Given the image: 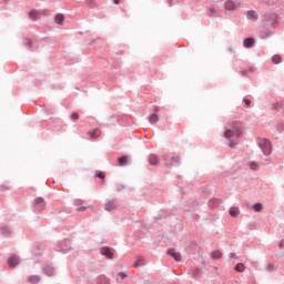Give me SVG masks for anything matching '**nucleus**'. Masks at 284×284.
Masks as SVG:
<instances>
[{
  "label": "nucleus",
  "instance_id": "f257e3e1",
  "mask_svg": "<svg viewBox=\"0 0 284 284\" xmlns=\"http://www.w3.org/2000/svg\"><path fill=\"white\" fill-rule=\"evenodd\" d=\"M243 134V128H241V123H235L231 126V129L226 130L224 133L225 139L231 141L230 148H234V139H239Z\"/></svg>",
  "mask_w": 284,
  "mask_h": 284
},
{
  "label": "nucleus",
  "instance_id": "f03ea898",
  "mask_svg": "<svg viewBox=\"0 0 284 284\" xmlns=\"http://www.w3.org/2000/svg\"><path fill=\"white\" fill-rule=\"evenodd\" d=\"M258 145L265 156H267V154H272V143H270V140L261 139L258 141Z\"/></svg>",
  "mask_w": 284,
  "mask_h": 284
},
{
  "label": "nucleus",
  "instance_id": "7ed1b4c3",
  "mask_svg": "<svg viewBox=\"0 0 284 284\" xmlns=\"http://www.w3.org/2000/svg\"><path fill=\"white\" fill-rule=\"evenodd\" d=\"M224 8H225V10H239V8H241V2H236V1H233V0H227L224 3Z\"/></svg>",
  "mask_w": 284,
  "mask_h": 284
},
{
  "label": "nucleus",
  "instance_id": "20e7f679",
  "mask_svg": "<svg viewBox=\"0 0 284 284\" xmlns=\"http://www.w3.org/2000/svg\"><path fill=\"white\" fill-rule=\"evenodd\" d=\"M19 263H21V258L18 255H11L8 258V265H10V267H17Z\"/></svg>",
  "mask_w": 284,
  "mask_h": 284
},
{
  "label": "nucleus",
  "instance_id": "39448f33",
  "mask_svg": "<svg viewBox=\"0 0 284 284\" xmlns=\"http://www.w3.org/2000/svg\"><path fill=\"white\" fill-rule=\"evenodd\" d=\"M169 254V256H172V258H174V261H181V254L179 252H176L174 248H170L166 252Z\"/></svg>",
  "mask_w": 284,
  "mask_h": 284
},
{
  "label": "nucleus",
  "instance_id": "423d86ee",
  "mask_svg": "<svg viewBox=\"0 0 284 284\" xmlns=\"http://www.w3.org/2000/svg\"><path fill=\"white\" fill-rule=\"evenodd\" d=\"M104 210L106 212H112V210H116V202L115 201H109L104 204Z\"/></svg>",
  "mask_w": 284,
  "mask_h": 284
},
{
  "label": "nucleus",
  "instance_id": "0eeeda50",
  "mask_svg": "<svg viewBox=\"0 0 284 284\" xmlns=\"http://www.w3.org/2000/svg\"><path fill=\"white\" fill-rule=\"evenodd\" d=\"M246 17L247 19H250L251 21H256V19H258V14L256 13V11L254 10H250L246 12Z\"/></svg>",
  "mask_w": 284,
  "mask_h": 284
},
{
  "label": "nucleus",
  "instance_id": "6e6552de",
  "mask_svg": "<svg viewBox=\"0 0 284 284\" xmlns=\"http://www.w3.org/2000/svg\"><path fill=\"white\" fill-rule=\"evenodd\" d=\"M37 206H38V210H40V212L45 210V200H43V197H38Z\"/></svg>",
  "mask_w": 284,
  "mask_h": 284
},
{
  "label": "nucleus",
  "instance_id": "1a4fd4ad",
  "mask_svg": "<svg viewBox=\"0 0 284 284\" xmlns=\"http://www.w3.org/2000/svg\"><path fill=\"white\" fill-rule=\"evenodd\" d=\"M101 254H103V256H106V258H112L113 256L112 251H110V248L108 247H102Z\"/></svg>",
  "mask_w": 284,
  "mask_h": 284
},
{
  "label": "nucleus",
  "instance_id": "9d476101",
  "mask_svg": "<svg viewBox=\"0 0 284 284\" xmlns=\"http://www.w3.org/2000/svg\"><path fill=\"white\" fill-rule=\"evenodd\" d=\"M54 21L58 26H61L63 21H65V17H63V14L61 13H58L54 18Z\"/></svg>",
  "mask_w": 284,
  "mask_h": 284
},
{
  "label": "nucleus",
  "instance_id": "9b49d317",
  "mask_svg": "<svg viewBox=\"0 0 284 284\" xmlns=\"http://www.w3.org/2000/svg\"><path fill=\"white\" fill-rule=\"evenodd\" d=\"M149 163H150V165H159V158L154 154L150 155Z\"/></svg>",
  "mask_w": 284,
  "mask_h": 284
},
{
  "label": "nucleus",
  "instance_id": "f8f14e48",
  "mask_svg": "<svg viewBox=\"0 0 284 284\" xmlns=\"http://www.w3.org/2000/svg\"><path fill=\"white\" fill-rule=\"evenodd\" d=\"M244 48H252L254 45V40L252 38H247L243 41Z\"/></svg>",
  "mask_w": 284,
  "mask_h": 284
},
{
  "label": "nucleus",
  "instance_id": "ddd939ff",
  "mask_svg": "<svg viewBox=\"0 0 284 284\" xmlns=\"http://www.w3.org/2000/svg\"><path fill=\"white\" fill-rule=\"evenodd\" d=\"M149 122L152 123L153 125L155 123H159V115L156 113H153L149 116Z\"/></svg>",
  "mask_w": 284,
  "mask_h": 284
},
{
  "label": "nucleus",
  "instance_id": "4468645a",
  "mask_svg": "<svg viewBox=\"0 0 284 284\" xmlns=\"http://www.w3.org/2000/svg\"><path fill=\"white\" fill-rule=\"evenodd\" d=\"M91 139H99L101 136V130L94 129L92 132L89 133Z\"/></svg>",
  "mask_w": 284,
  "mask_h": 284
},
{
  "label": "nucleus",
  "instance_id": "2eb2a0df",
  "mask_svg": "<svg viewBox=\"0 0 284 284\" xmlns=\"http://www.w3.org/2000/svg\"><path fill=\"white\" fill-rule=\"evenodd\" d=\"M0 234H2V236H10V227L8 226L0 227Z\"/></svg>",
  "mask_w": 284,
  "mask_h": 284
},
{
  "label": "nucleus",
  "instance_id": "dca6fc26",
  "mask_svg": "<svg viewBox=\"0 0 284 284\" xmlns=\"http://www.w3.org/2000/svg\"><path fill=\"white\" fill-rule=\"evenodd\" d=\"M239 207H231L230 209V216L236 217L239 216Z\"/></svg>",
  "mask_w": 284,
  "mask_h": 284
},
{
  "label": "nucleus",
  "instance_id": "f3484780",
  "mask_svg": "<svg viewBox=\"0 0 284 284\" xmlns=\"http://www.w3.org/2000/svg\"><path fill=\"white\" fill-rule=\"evenodd\" d=\"M118 161H119V165H128V156L126 155L119 158Z\"/></svg>",
  "mask_w": 284,
  "mask_h": 284
},
{
  "label": "nucleus",
  "instance_id": "a211bd4d",
  "mask_svg": "<svg viewBox=\"0 0 284 284\" xmlns=\"http://www.w3.org/2000/svg\"><path fill=\"white\" fill-rule=\"evenodd\" d=\"M235 272H245V265L240 263L235 266Z\"/></svg>",
  "mask_w": 284,
  "mask_h": 284
},
{
  "label": "nucleus",
  "instance_id": "6ab92c4d",
  "mask_svg": "<svg viewBox=\"0 0 284 284\" xmlns=\"http://www.w3.org/2000/svg\"><path fill=\"white\" fill-rule=\"evenodd\" d=\"M29 19H32V21H37V10H31L29 12Z\"/></svg>",
  "mask_w": 284,
  "mask_h": 284
},
{
  "label": "nucleus",
  "instance_id": "aec40b11",
  "mask_svg": "<svg viewBox=\"0 0 284 284\" xmlns=\"http://www.w3.org/2000/svg\"><path fill=\"white\" fill-rule=\"evenodd\" d=\"M253 210L255 212H261V210H263V204H261V203L254 204Z\"/></svg>",
  "mask_w": 284,
  "mask_h": 284
},
{
  "label": "nucleus",
  "instance_id": "412c9836",
  "mask_svg": "<svg viewBox=\"0 0 284 284\" xmlns=\"http://www.w3.org/2000/svg\"><path fill=\"white\" fill-rule=\"evenodd\" d=\"M223 256V254L219 251H214L212 253V258H221Z\"/></svg>",
  "mask_w": 284,
  "mask_h": 284
},
{
  "label": "nucleus",
  "instance_id": "4be33fe9",
  "mask_svg": "<svg viewBox=\"0 0 284 284\" xmlns=\"http://www.w3.org/2000/svg\"><path fill=\"white\" fill-rule=\"evenodd\" d=\"M272 61H273V63H281V61H282L281 55H274L272 58Z\"/></svg>",
  "mask_w": 284,
  "mask_h": 284
},
{
  "label": "nucleus",
  "instance_id": "5701e85b",
  "mask_svg": "<svg viewBox=\"0 0 284 284\" xmlns=\"http://www.w3.org/2000/svg\"><path fill=\"white\" fill-rule=\"evenodd\" d=\"M24 45H27L28 48H32V40L26 38L24 39Z\"/></svg>",
  "mask_w": 284,
  "mask_h": 284
},
{
  "label": "nucleus",
  "instance_id": "b1692460",
  "mask_svg": "<svg viewBox=\"0 0 284 284\" xmlns=\"http://www.w3.org/2000/svg\"><path fill=\"white\" fill-rule=\"evenodd\" d=\"M29 283L37 284V275H31L29 277Z\"/></svg>",
  "mask_w": 284,
  "mask_h": 284
},
{
  "label": "nucleus",
  "instance_id": "393cba45",
  "mask_svg": "<svg viewBox=\"0 0 284 284\" xmlns=\"http://www.w3.org/2000/svg\"><path fill=\"white\" fill-rule=\"evenodd\" d=\"M250 168L251 170H258V164L256 162H251Z\"/></svg>",
  "mask_w": 284,
  "mask_h": 284
},
{
  "label": "nucleus",
  "instance_id": "a878e982",
  "mask_svg": "<svg viewBox=\"0 0 284 284\" xmlns=\"http://www.w3.org/2000/svg\"><path fill=\"white\" fill-rule=\"evenodd\" d=\"M71 119H72L73 121H79V113H77V112L72 113V114H71Z\"/></svg>",
  "mask_w": 284,
  "mask_h": 284
},
{
  "label": "nucleus",
  "instance_id": "bb28decb",
  "mask_svg": "<svg viewBox=\"0 0 284 284\" xmlns=\"http://www.w3.org/2000/svg\"><path fill=\"white\" fill-rule=\"evenodd\" d=\"M98 179H105V173L100 172L97 174Z\"/></svg>",
  "mask_w": 284,
  "mask_h": 284
},
{
  "label": "nucleus",
  "instance_id": "cd10ccee",
  "mask_svg": "<svg viewBox=\"0 0 284 284\" xmlns=\"http://www.w3.org/2000/svg\"><path fill=\"white\" fill-rule=\"evenodd\" d=\"M244 103H245L246 108H250V105L252 104V101L244 99Z\"/></svg>",
  "mask_w": 284,
  "mask_h": 284
},
{
  "label": "nucleus",
  "instance_id": "c85d7f7f",
  "mask_svg": "<svg viewBox=\"0 0 284 284\" xmlns=\"http://www.w3.org/2000/svg\"><path fill=\"white\" fill-rule=\"evenodd\" d=\"M141 261H143V258L139 257L138 261L134 263V267H139V263H141Z\"/></svg>",
  "mask_w": 284,
  "mask_h": 284
},
{
  "label": "nucleus",
  "instance_id": "c756f323",
  "mask_svg": "<svg viewBox=\"0 0 284 284\" xmlns=\"http://www.w3.org/2000/svg\"><path fill=\"white\" fill-rule=\"evenodd\" d=\"M87 207L85 206H82V207H78L77 209V212H85Z\"/></svg>",
  "mask_w": 284,
  "mask_h": 284
},
{
  "label": "nucleus",
  "instance_id": "7c9ffc66",
  "mask_svg": "<svg viewBox=\"0 0 284 284\" xmlns=\"http://www.w3.org/2000/svg\"><path fill=\"white\" fill-rule=\"evenodd\" d=\"M1 190H2V191L10 190V186L3 184V185L1 186Z\"/></svg>",
  "mask_w": 284,
  "mask_h": 284
},
{
  "label": "nucleus",
  "instance_id": "2f4dec72",
  "mask_svg": "<svg viewBox=\"0 0 284 284\" xmlns=\"http://www.w3.org/2000/svg\"><path fill=\"white\" fill-rule=\"evenodd\" d=\"M280 247H281V250L284 248V240H282V241L280 242Z\"/></svg>",
  "mask_w": 284,
  "mask_h": 284
},
{
  "label": "nucleus",
  "instance_id": "473e14b6",
  "mask_svg": "<svg viewBox=\"0 0 284 284\" xmlns=\"http://www.w3.org/2000/svg\"><path fill=\"white\" fill-rule=\"evenodd\" d=\"M120 2L121 0H113V3H115V6H119Z\"/></svg>",
  "mask_w": 284,
  "mask_h": 284
},
{
  "label": "nucleus",
  "instance_id": "72a5a7b5",
  "mask_svg": "<svg viewBox=\"0 0 284 284\" xmlns=\"http://www.w3.org/2000/svg\"><path fill=\"white\" fill-rule=\"evenodd\" d=\"M87 3H89V6H90V4L94 3V0H87Z\"/></svg>",
  "mask_w": 284,
  "mask_h": 284
},
{
  "label": "nucleus",
  "instance_id": "f704fd0d",
  "mask_svg": "<svg viewBox=\"0 0 284 284\" xmlns=\"http://www.w3.org/2000/svg\"><path fill=\"white\" fill-rule=\"evenodd\" d=\"M154 112H159V106H154Z\"/></svg>",
  "mask_w": 284,
  "mask_h": 284
},
{
  "label": "nucleus",
  "instance_id": "c9c22d12",
  "mask_svg": "<svg viewBox=\"0 0 284 284\" xmlns=\"http://www.w3.org/2000/svg\"><path fill=\"white\" fill-rule=\"evenodd\" d=\"M120 276L123 278V277L125 276V274H123V273H120Z\"/></svg>",
  "mask_w": 284,
  "mask_h": 284
},
{
  "label": "nucleus",
  "instance_id": "e433bc0d",
  "mask_svg": "<svg viewBox=\"0 0 284 284\" xmlns=\"http://www.w3.org/2000/svg\"><path fill=\"white\" fill-rule=\"evenodd\" d=\"M172 161H179V159H176V158H173V159H172Z\"/></svg>",
  "mask_w": 284,
  "mask_h": 284
},
{
  "label": "nucleus",
  "instance_id": "4c0bfd02",
  "mask_svg": "<svg viewBox=\"0 0 284 284\" xmlns=\"http://www.w3.org/2000/svg\"><path fill=\"white\" fill-rule=\"evenodd\" d=\"M33 203H34V204L37 203V199L33 200Z\"/></svg>",
  "mask_w": 284,
  "mask_h": 284
},
{
  "label": "nucleus",
  "instance_id": "58836bf2",
  "mask_svg": "<svg viewBox=\"0 0 284 284\" xmlns=\"http://www.w3.org/2000/svg\"><path fill=\"white\" fill-rule=\"evenodd\" d=\"M268 270H272V265H268Z\"/></svg>",
  "mask_w": 284,
  "mask_h": 284
},
{
  "label": "nucleus",
  "instance_id": "ea45409f",
  "mask_svg": "<svg viewBox=\"0 0 284 284\" xmlns=\"http://www.w3.org/2000/svg\"><path fill=\"white\" fill-rule=\"evenodd\" d=\"M211 12H214V9H211Z\"/></svg>",
  "mask_w": 284,
  "mask_h": 284
}]
</instances>
